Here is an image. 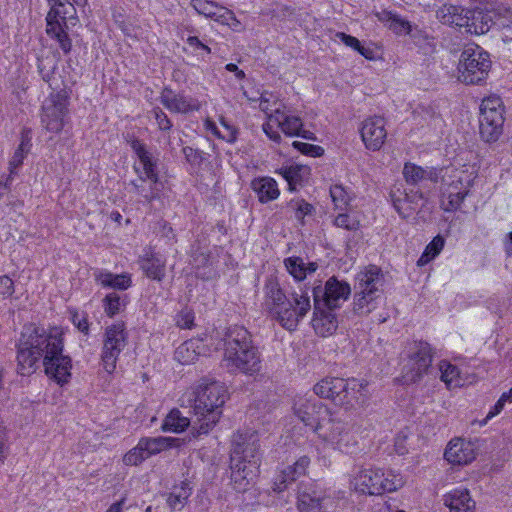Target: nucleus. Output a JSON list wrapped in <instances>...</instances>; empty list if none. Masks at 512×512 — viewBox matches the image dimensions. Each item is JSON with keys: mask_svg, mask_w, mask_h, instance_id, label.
I'll return each mask as SVG.
<instances>
[{"mask_svg": "<svg viewBox=\"0 0 512 512\" xmlns=\"http://www.w3.org/2000/svg\"><path fill=\"white\" fill-rule=\"evenodd\" d=\"M48 331L34 325L26 326L21 335L17 354L18 373L31 375L38 367V362L46 354Z\"/></svg>", "mask_w": 512, "mask_h": 512, "instance_id": "0eeeda50", "label": "nucleus"}, {"mask_svg": "<svg viewBox=\"0 0 512 512\" xmlns=\"http://www.w3.org/2000/svg\"><path fill=\"white\" fill-rule=\"evenodd\" d=\"M274 126L288 136H297L300 135L303 123L300 117L289 115L285 109L276 107L274 113L269 114L268 121L263 124V131L271 140L279 142L281 136Z\"/></svg>", "mask_w": 512, "mask_h": 512, "instance_id": "dca6fc26", "label": "nucleus"}, {"mask_svg": "<svg viewBox=\"0 0 512 512\" xmlns=\"http://www.w3.org/2000/svg\"><path fill=\"white\" fill-rule=\"evenodd\" d=\"M259 438L255 432L237 433L233 436L230 454L231 481L238 491H245L257 477L260 466Z\"/></svg>", "mask_w": 512, "mask_h": 512, "instance_id": "f03ea898", "label": "nucleus"}, {"mask_svg": "<svg viewBox=\"0 0 512 512\" xmlns=\"http://www.w3.org/2000/svg\"><path fill=\"white\" fill-rule=\"evenodd\" d=\"M384 284V275L381 269L375 265H369L358 272L354 289L362 294L381 293Z\"/></svg>", "mask_w": 512, "mask_h": 512, "instance_id": "393cba45", "label": "nucleus"}, {"mask_svg": "<svg viewBox=\"0 0 512 512\" xmlns=\"http://www.w3.org/2000/svg\"><path fill=\"white\" fill-rule=\"evenodd\" d=\"M330 196L336 209L345 208L351 199L350 195L342 185L331 186Z\"/></svg>", "mask_w": 512, "mask_h": 512, "instance_id": "603ef678", "label": "nucleus"}, {"mask_svg": "<svg viewBox=\"0 0 512 512\" xmlns=\"http://www.w3.org/2000/svg\"><path fill=\"white\" fill-rule=\"evenodd\" d=\"M289 274L297 281H302L308 274L314 273L318 265L315 262L305 263L300 257H289L284 260Z\"/></svg>", "mask_w": 512, "mask_h": 512, "instance_id": "ea45409f", "label": "nucleus"}, {"mask_svg": "<svg viewBox=\"0 0 512 512\" xmlns=\"http://www.w3.org/2000/svg\"><path fill=\"white\" fill-rule=\"evenodd\" d=\"M8 441L7 429L2 420H0V464L4 462L6 455V443Z\"/></svg>", "mask_w": 512, "mask_h": 512, "instance_id": "e2e57ef3", "label": "nucleus"}, {"mask_svg": "<svg viewBox=\"0 0 512 512\" xmlns=\"http://www.w3.org/2000/svg\"><path fill=\"white\" fill-rule=\"evenodd\" d=\"M490 67L489 54L478 45H468L460 56L458 79L466 84H478L486 79Z\"/></svg>", "mask_w": 512, "mask_h": 512, "instance_id": "1a4fd4ad", "label": "nucleus"}, {"mask_svg": "<svg viewBox=\"0 0 512 512\" xmlns=\"http://www.w3.org/2000/svg\"><path fill=\"white\" fill-rule=\"evenodd\" d=\"M321 290H314V317L312 326L315 332L323 337L331 335L337 328V320L331 311H325L320 308Z\"/></svg>", "mask_w": 512, "mask_h": 512, "instance_id": "a878e982", "label": "nucleus"}, {"mask_svg": "<svg viewBox=\"0 0 512 512\" xmlns=\"http://www.w3.org/2000/svg\"><path fill=\"white\" fill-rule=\"evenodd\" d=\"M403 177L407 184L418 185L426 180L437 181V173L433 168H422L411 162H406L403 167Z\"/></svg>", "mask_w": 512, "mask_h": 512, "instance_id": "c9c22d12", "label": "nucleus"}, {"mask_svg": "<svg viewBox=\"0 0 512 512\" xmlns=\"http://www.w3.org/2000/svg\"><path fill=\"white\" fill-rule=\"evenodd\" d=\"M315 289L321 290L319 293L320 298L322 297L323 304L329 310L340 307L351 294L350 285L346 282L337 280L335 277H331L327 280L324 289L321 287H315L313 291Z\"/></svg>", "mask_w": 512, "mask_h": 512, "instance_id": "4be33fe9", "label": "nucleus"}, {"mask_svg": "<svg viewBox=\"0 0 512 512\" xmlns=\"http://www.w3.org/2000/svg\"><path fill=\"white\" fill-rule=\"evenodd\" d=\"M334 508L335 501L325 491L305 489L298 494V512H330Z\"/></svg>", "mask_w": 512, "mask_h": 512, "instance_id": "6ab92c4d", "label": "nucleus"}, {"mask_svg": "<svg viewBox=\"0 0 512 512\" xmlns=\"http://www.w3.org/2000/svg\"><path fill=\"white\" fill-rule=\"evenodd\" d=\"M226 367L244 374H254L261 369V359L252 345L249 332L241 326L229 328L225 338L224 358Z\"/></svg>", "mask_w": 512, "mask_h": 512, "instance_id": "20e7f679", "label": "nucleus"}, {"mask_svg": "<svg viewBox=\"0 0 512 512\" xmlns=\"http://www.w3.org/2000/svg\"><path fill=\"white\" fill-rule=\"evenodd\" d=\"M359 387L362 385L356 380L346 381L343 378L327 377L314 386V392L322 398L345 405L352 404L353 400L357 399L355 392Z\"/></svg>", "mask_w": 512, "mask_h": 512, "instance_id": "4468645a", "label": "nucleus"}, {"mask_svg": "<svg viewBox=\"0 0 512 512\" xmlns=\"http://www.w3.org/2000/svg\"><path fill=\"white\" fill-rule=\"evenodd\" d=\"M141 268L147 277L161 281L165 276V259L156 253H146L141 259Z\"/></svg>", "mask_w": 512, "mask_h": 512, "instance_id": "58836bf2", "label": "nucleus"}, {"mask_svg": "<svg viewBox=\"0 0 512 512\" xmlns=\"http://www.w3.org/2000/svg\"><path fill=\"white\" fill-rule=\"evenodd\" d=\"M468 14L469 10L445 4L437 10L436 17L443 24L464 28L468 23Z\"/></svg>", "mask_w": 512, "mask_h": 512, "instance_id": "2f4dec72", "label": "nucleus"}, {"mask_svg": "<svg viewBox=\"0 0 512 512\" xmlns=\"http://www.w3.org/2000/svg\"><path fill=\"white\" fill-rule=\"evenodd\" d=\"M127 343L128 333L124 323L117 322L106 327L101 350V364L109 374L115 371L118 358Z\"/></svg>", "mask_w": 512, "mask_h": 512, "instance_id": "9b49d317", "label": "nucleus"}, {"mask_svg": "<svg viewBox=\"0 0 512 512\" xmlns=\"http://www.w3.org/2000/svg\"><path fill=\"white\" fill-rule=\"evenodd\" d=\"M30 148L31 131L28 129H24L21 134V142L9 161V170L11 174H13L14 170L23 164V161L28 155Z\"/></svg>", "mask_w": 512, "mask_h": 512, "instance_id": "79ce46f5", "label": "nucleus"}, {"mask_svg": "<svg viewBox=\"0 0 512 512\" xmlns=\"http://www.w3.org/2000/svg\"><path fill=\"white\" fill-rule=\"evenodd\" d=\"M205 351L203 342L199 339L185 341L177 347L174 359L182 365H190L197 361Z\"/></svg>", "mask_w": 512, "mask_h": 512, "instance_id": "7c9ffc66", "label": "nucleus"}, {"mask_svg": "<svg viewBox=\"0 0 512 512\" xmlns=\"http://www.w3.org/2000/svg\"><path fill=\"white\" fill-rule=\"evenodd\" d=\"M133 151L138 157V163L134 165V170L138 178L159 177L157 172V163L153 155L146 149L145 145L138 140L131 143Z\"/></svg>", "mask_w": 512, "mask_h": 512, "instance_id": "bb28decb", "label": "nucleus"}, {"mask_svg": "<svg viewBox=\"0 0 512 512\" xmlns=\"http://www.w3.org/2000/svg\"><path fill=\"white\" fill-rule=\"evenodd\" d=\"M421 193L408 195L400 190L391 193V199L395 210L402 218L410 217L416 211V200L421 199Z\"/></svg>", "mask_w": 512, "mask_h": 512, "instance_id": "f704fd0d", "label": "nucleus"}, {"mask_svg": "<svg viewBox=\"0 0 512 512\" xmlns=\"http://www.w3.org/2000/svg\"><path fill=\"white\" fill-rule=\"evenodd\" d=\"M251 187L256 192L261 203L275 200L280 194L276 181L271 177L254 179Z\"/></svg>", "mask_w": 512, "mask_h": 512, "instance_id": "4c0bfd02", "label": "nucleus"}, {"mask_svg": "<svg viewBox=\"0 0 512 512\" xmlns=\"http://www.w3.org/2000/svg\"><path fill=\"white\" fill-rule=\"evenodd\" d=\"M103 307L107 316L113 317L120 313L125 307V302L121 300V297L117 293H109L103 299Z\"/></svg>", "mask_w": 512, "mask_h": 512, "instance_id": "3c124183", "label": "nucleus"}, {"mask_svg": "<svg viewBox=\"0 0 512 512\" xmlns=\"http://www.w3.org/2000/svg\"><path fill=\"white\" fill-rule=\"evenodd\" d=\"M467 195H458V193L448 192L442 189L441 208L446 212H453L460 208Z\"/></svg>", "mask_w": 512, "mask_h": 512, "instance_id": "8fccbe9b", "label": "nucleus"}, {"mask_svg": "<svg viewBox=\"0 0 512 512\" xmlns=\"http://www.w3.org/2000/svg\"><path fill=\"white\" fill-rule=\"evenodd\" d=\"M194 313L189 310H182L177 315V326L181 329H191L194 326Z\"/></svg>", "mask_w": 512, "mask_h": 512, "instance_id": "bf43d9fd", "label": "nucleus"}, {"mask_svg": "<svg viewBox=\"0 0 512 512\" xmlns=\"http://www.w3.org/2000/svg\"><path fill=\"white\" fill-rule=\"evenodd\" d=\"M50 5L49 14L60 16L64 22L67 19L76 18V3L73 0H48Z\"/></svg>", "mask_w": 512, "mask_h": 512, "instance_id": "c03bdc74", "label": "nucleus"}, {"mask_svg": "<svg viewBox=\"0 0 512 512\" xmlns=\"http://www.w3.org/2000/svg\"><path fill=\"white\" fill-rule=\"evenodd\" d=\"M472 175L464 170H456L447 179H444L442 189L458 195H468L472 186Z\"/></svg>", "mask_w": 512, "mask_h": 512, "instance_id": "e433bc0d", "label": "nucleus"}, {"mask_svg": "<svg viewBox=\"0 0 512 512\" xmlns=\"http://www.w3.org/2000/svg\"><path fill=\"white\" fill-rule=\"evenodd\" d=\"M322 410H329L321 402L307 396H297L294 399L293 411L305 425L312 427L315 432V426L321 422Z\"/></svg>", "mask_w": 512, "mask_h": 512, "instance_id": "aec40b11", "label": "nucleus"}, {"mask_svg": "<svg viewBox=\"0 0 512 512\" xmlns=\"http://www.w3.org/2000/svg\"><path fill=\"white\" fill-rule=\"evenodd\" d=\"M192 420L182 415L178 409L171 410L162 423V430L166 432L181 433L189 425Z\"/></svg>", "mask_w": 512, "mask_h": 512, "instance_id": "37998d69", "label": "nucleus"}, {"mask_svg": "<svg viewBox=\"0 0 512 512\" xmlns=\"http://www.w3.org/2000/svg\"><path fill=\"white\" fill-rule=\"evenodd\" d=\"M68 103V94L64 90L51 93L44 101L41 122L47 131L51 133L62 131L68 114Z\"/></svg>", "mask_w": 512, "mask_h": 512, "instance_id": "2eb2a0df", "label": "nucleus"}, {"mask_svg": "<svg viewBox=\"0 0 512 512\" xmlns=\"http://www.w3.org/2000/svg\"><path fill=\"white\" fill-rule=\"evenodd\" d=\"M205 130L211 135L220 139V135L222 134V130L213 122L211 119L207 118L204 121Z\"/></svg>", "mask_w": 512, "mask_h": 512, "instance_id": "774afa93", "label": "nucleus"}, {"mask_svg": "<svg viewBox=\"0 0 512 512\" xmlns=\"http://www.w3.org/2000/svg\"><path fill=\"white\" fill-rule=\"evenodd\" d=\"M131 185L133 192L142 197L147 203L160 199L164 188V184L160 181L159 177L137 178L131 181Z\"/></svg>", "mask_w": 512, "mask_h": 512, "instance_id": "c85d7f7f", "label": "nucleus"}, {"mask_svg": "<svg viewBox=\"0 0 512 512\" xmlns=\"http://www.w3.org/2000/svg\"><path fill=\"white\" fill-rule=\"evenodd\" d=\"M404 484L401 474L391 470L385 472L379 468H361L351 480V485L356 491L368 495L391 493Z\"/></svg>", "mask_w": 512, "mask_h": 512, "instance_id": "6e6552de", "label": "nucleus"}, {"mask_svg": "<svg viewBox=\"0 0 512 512\" xmlns=\"http://www.w3.org/2000/svg\"><path fill=\"white\" fill-rule=\"evenodd\" d=\"M360 135L366 149L379 151L387 139L386 121L380 116H371L363 120Z\"/></svg>", "mask_w": 512, "mask_h": 512, "instance_id": "f3484780", "label": "nucleus"}, {"mask_svg": "<svg viewBox=\"0 0 512 512\" xmlns=\"http://www.w3.org/2000/svg\"><path fill=\"white\" fill-rule=\"evenodd\" d=\"M380 298V293H365L355 291L353 300V310L361 316L368 315L377 308V300Z\"/></svg>", "mask_w": 512, "mask_h": 512, "instance_id": "a19ab883", "label": "nucleus"}, {"mask_svg": "<svg viewBox=\"0 0 512 512\" xmlns=\"http://www.w3.org/2000/svg\"><path fill=\"white\" fill-rule=\"evenodd\" d=\"M14 293V283L8 276L0 277V294L11 296Z\"/></svg>", "mask_w": 512, "mask_h": 512, "instance_id": "0e129e2a", "label": "nucleus"}, {"mask_svg": "<svg viewBox=\"0 0 512 512\" xmlns=\"http://www.w3.org/2000/svg\"><path fill=\"white\" fill-rule=\"evenodd\" d=\"M95 281L104 288L127 290L131 284V276L128 273L113 274L104 270H97L94 273Z\"/></svg>", "mask_w": 512, "mask_h": 512, "instance_id": "72a5a7b5", "label": "nucleus"}, {"mask_svg": "<svg viewBox=\"0 0 512 512\" xmlns=\"http://www.w3.org/2000/svg\"><path fill=\"white\" fill-rule=\"evenodd\" d=\"M311 463V460L308 456H301L296 462L292 465L285 467L287 469L288 475H292L295 480L301 476H304L307 472V469Z\"/></svg>", "mask_w": 512, "mask_h": 512, "instance_id": "5fc2aeb1", "label": "nucleus"}, {"mask_svg": "<svg viewBox=\"0 0 512 512\" xmlns=\"http://www.w3.org/2000/svg\"><path fill=\"white\" fill-rule=\"evenodd\" d=\"M334 225L349 231H356L360 227V221L353 215L340 213L335 217Z\"/></svg>", "mask_w": 512, "mask_h": 512, "instance_id": "864d4df0", "label": "nucleus"}, {"mask_svg": "<svg viewBox=\"0 0 512 512\" xmlns=\"http://www.w3.org/2000/svg\"><path fill=\"white\" fill-rule=\"evenodd\" d=\"M440 379L446 384L447 388L461 386L460 372L458 367L450 362L442 360L439 363Z\"/></svg>", "mask_w": 512, "mask_h": 512, "instance_id": "a18cd8bd", "label": "nucleus"}, {"mask_svg": "<svg viewBox=\"0 0 512 512\" xmlns=\"http://www.w3.org/2000/svg\"><path fill=\"white\" fill-rule=\"evenodd\" d=\"M443 504L449 512H476V501L468 488L459 486L443 495Z\"/></svg>", "mask_w": 512, "mask_h": 512, "instance_id": "b1692460", "label": "nucleus"}, {"mask_svg": "<svg viewBox=\"0 0 512 512\" xmlns=\"http://www.w3.org/2000/svg\"><path fill=\"white\" fill-rule=\"evenodd\" d=\"M294 481L295 478L292 475H288L287 469L284 468L276 475L273 482V490L276 492H282Z\"/></svg>", "mask_w": 512, "mask_h": 512, "instance_id": "13d9d810", "label": "nucleus"}, {"mask_svg": "<svg viewBox=\"0 0 512 512\" xmlns=\"http://www.w3.org/2000/svg\"><path fill=\"white\" fill-rule=\"evenodd\" d=\"M433 356L434 352L429 343L415 342L402 369L403 381L406 384L420 381L428 373Z\"/></svg>", "mask_w": 512, "mask_h": 512, "instance_id": "ddd939ff", "label": "nucleus"}, {"mask_svg": "<svg viewBox=\"0 0 512 512\" xmlns=\"http://www.w3.org/2000/svg\"><path fill=\"white\" fill-rule=\"evenodd\" d=\"M336 37L340 39L347 47L357 51L366 59H374V51L368 47H364L356 37L348 35L344 32L336 33Z\"/></svg>", "mask_w": 512, "mask_h": 512, "instance_id": "09e8293b", "label": "nucleus"}, {"mask_svg": "<svg viewBox=\"0 0 512 512\" xmlns=\"http://www.w3.org/2000/svg\"><path fill=\"white\" fill-rule=\"evenodd\" d=\"M265 307L269 313L287 330H295L299 322L311 309L310 298L307 293L293 292V303L296 310H291V300H288L278 281L274 277L266 280L264 286Z\"/></svg>", "mask_w": 512, "mask_h": 512, "instance_id": "7ed1b4c3", "label": "nucleus"}, {"mask_svg": "<svg viewBox=\"0 0 512 512\" xmlns=\"http://www.w3.org/2000/svg\"><path fill=\"white\" fill-rule=\"evenodd\" d=\"M478 455L474 442L464 438L451 439L445 449L444 458L452 465L465 466L472 463Z\"/></svg>", "mask_w": 512, "mask_h": 512, "instance_id": "a211bd4d", "label": "nucleus"}, {"mask_svg": "<svg viewBox=\"0 0 512 512\" xmlns=\"http://www.w3.org/2000/svg\"><path fill=\"white\" fill-rule=\"evenodd\" d=\"M321 422L315 426V434L324 448L342 453L356 449L358 438L354 426L344 422L331 410H322Z\"/></svg>", "mask_w": 512, "mask_h": 512, "instance_id": "39448f33", "label": "nucleus"}, {"mask_svg": "<svg viewBox=\"0 0 512 512\" xmlns=\"http://www.w3.org/2000/svg\"><path fill=\"white\" fill-rule=\"evenodd\" d=\"M180 444V439L173 437H142L135 447L123 455L122 463L125 466H139L151 456Z\"/></svg>", "mask_w": 512, "mask_h": 512, "instance_id": "f8f14e48", "label": "nucleus"}, {"mask_svg": "<svg viewBox=\"0 0 512 512\" xmlns=\"http://www.w3.org/2000/svg\"><path fill=\"white\" fill-rule=\"evenodd\" d=\"M63 334V330L58 327L48 330L46 354L43 359L45 374L61 386L69 382L72 369L71 358L63 354Z\"/></svg>", "mask_w": 512, "mask_h": 512, "instance_id": "423d86ee", "label": "nucleus"}, {"mask_svg": "<svg viewBox=\"0 0 512 512\" xmlns=\"http://www.w3.org/2000/svg\"><path fill=\"white\" fill-rule=\"evenodd\" d=\"M444 245L445 239L441 235L435 236L432 241L425 247L424 252L417 260V265L419 267L427 265L441 253Z\"/></svg>", "mask_w": 512, "mask_h": 512, "instance_id": "49530a36", "label": "nucleus"}, {"mask_svg": "<svg viewBox=\"0 0 512 512\" xmlns=\"http://www.w3.org/2000/svg\"><path fill=\"white\" fill-rule=\"evenodd\" d=\"M509 23L505 16L499 15L494 22L501 29H510L512 24V14L508 12ZM493 24L492 17L483 11H469L468 23L464 26L465 32L474 35H483L487 33Z\"/></svg>", "mask_w": 512, "mask_h": 512, "instance_id": "412c9836", "label": "nucleus"}, {"mask_svg": "<svg viewBox=\"0 0 512 512\" xmlns=\"http://www.w3.org/2000/svg\"><path fill=\"white\" fill-rule=\"evenodd\" d=\"M292 145L296 150H298L302 154L309 155L312 157H319L324 153V149L321 146L304 143L300 141H294Z\"/></svg>", "mask_w": 512, "mask_h": 512, "instance_id": "4d7b16f0", "label": "nucleus"}, {"mask_svg": "<svg viewBox=\"0 0 512 512\" xmlns=\"http://www.w3.org/2000/svg\"><path fill=\"white\" fill-rule=\"evenodd\" d=\"M227 397L222 383L207 379H201L186 391L182 401L191 408L193 436L206 435L215 427L222 416Z\"/></svg>", "mask_w": 512, "mask_h": 512, "instance_id": "f257e3e1", "label": "nucleus"}, {"mask_svg": "<svg viewBox=\"0 0 512 512\" xmlns=\"http://www.w3.org/2000/svg\"><path fill=\"white\" fill-rule=\"evenodd\" d=\"M294 206L296 207V216L298 218H302L305 215L310 214L312 211V206L304 201H297Z\"/></svg>", "mask_w": 512, "mask_h": 512, "instance_id": "338daca9", "label": "nucleus"}, {"mask_svg": "<svg viewBox=\"0 0 512 512\" xmlns=\"http://www.w3.org/2000/svg\"><path fill=\"white\" fill-rule=\"evenodd\" d=\"M220 123L222 126V134L220 135V139L229 143L234 142L236 140V129L227 121H225L223 117L220 119Z\"/></svg>", "mask_w": 512, "mask_h": 512, "instance_id": "052dcab7", "label": "nucleus"}, {"mask_svg": "<svg viewBox=\"0 0 512 512\" xmlns=\"http://www.w3.org/2000/svg\"><path fill=\"white\" fill-rule=\"evenodd\" d=\"M191 7L200 15L213 19L221 24L229 25L236 20L234 13L217 3L208 0H191Z\"/></svg>", "mask_w": 512, "mask_h": 512, "instance_id": "cd10ccee", "label": "nucleus"}, {"mask_svg": "<svg viewBox=\"0 0 512 512\" xmlns=\"http://www.w3.org/2000/svg\"><path fill=\"white\" fill-rule=\"evenodd\" d=\"M276 107L280 109H286L285 105L278 101V99L272 94H262L260 97L259 108L261 111L266 113L267 117L269 114L274 113Z\"/></svg>", "mask_w": 512, "mask_h": 512, "instance_id": "6e6d98bb", "label": "nucleus"}, {"mask_svg": "<svg viewBox=\"0 0 512 512\" xmlns=\"http://www.w3.org/2000/svg\"><path fill=\"white\" fill-rule=\"evenodd\" d=\"M64 26H66V20L63 22L60 16L47 14L46 33L51 38L57 40L62 51L67 54L71 51L72 44L64 30Z\"/></svg>", "mask_w": 512, "mask_h": 512, "instance_id": "c756f323", "label": "nucleus"}, {"mask_svg": "<svg viewBox=\"0 0 512 512\" xmlns=\"http://www.w3.org/2000/svg\"><path fill=\"white\" fill-rule=\"evenodd\" d=\"M505 106L497 95H490L480 105L479 129L482 139L495 142L503 131Z\"/></svg>", "mask_w": 512, "mask_h": 512, "instance_id": "9d476101", "label": "nucleus"}, {"mask_svg": "<svg viewBox=\"0 0 512 512\" xmlns=\"http://www.w3.org/2000/svg\"><path fill=\"white\" fill-rule=\"evenodd\" d=\"M309 169L306 166H290L282 169L281 174L288 182L290 190H295L296 185L299 184L303 178L308 174Z\"/></svg>", "mask_w": 512, "mask_h": 512, "instance_id": "de8ad7c7", "label": "nucleus"}, {"mask_svg": "<svg viewBox=\"0 0 512 512\" xmlns=\"http://www.w3.org/2000/svg\"><path fill=\"white\" fill-rule=\"evenodd\" d=\"M161 104L172 113L187 114L199 111L201 103L192 97L184 94L175 93L170 88H164L160 95Z\"/></svg>", "mask_w": 512, "mask_h": 512, "instance_id": "5701e85b", "label": "nucleus"}, {"mask_svg": "<svg viewBox=\"0 0 512 512\" xmlns=\"http://www.w3.org/2000/svg\"><path fill=\"white\" fill-rule=\"evenodd\" d=\"M73 324L83 333L87 334L89 331V324L87 318L83 314L74 313L72 315Z\"/></svg>", "mask_w": 512, "mask_h": 512, "instance_id": "69168bd1", "label": "nucleus"}, {"mask_svg": "<svg viewBox=\"0 0 512 512\" xmlns=\"http://www.w3.org/2000/svg\"><path fill=\"white\" fill-rule=\"evenodd\" d=\"M373 13L380 22L397 35H406L412 30L410 22L397 13L386 9L374 11Z\"/></svg>", "mask_w": 512, "mask_h": 512, "instance_id": "473e14b6", "label": "nucleus"}, {"mask_svg": "<svg viewBox=\"0 0 512 512\" xmlns=\"http://www.w3.org/2000/svg\"><path fill=\"white\" fill-rule=\"evenodd\" d=\"M152 113L154 115V118L157 122L159 129L164 130V131L171 129V127H172L171 121L169 120L167 115L160 108H154L152 110Z\"/></svg>", "mask_w": 512, "mask_h": 512, "instance_id": "680f3d73", "label": "nucleus"}]
</instances>
